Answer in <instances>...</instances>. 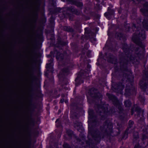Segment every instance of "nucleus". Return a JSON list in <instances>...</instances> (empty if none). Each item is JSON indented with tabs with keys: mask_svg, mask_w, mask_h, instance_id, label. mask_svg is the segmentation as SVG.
<instances>
[{
	"mask_svg": "<svg viewBox=\"0 0 148 148\" xmlns=\"http://www.w3.org/2000/svg\"><path fill=\"white\" fill-rule=\"evenodd\" d=\"M123 35V34L121 33H117L116 34V36L117 38L120 40H121Z\"/></svg>",
	"mask_w": 148,
	"mask_h": 148,
	"instance_id": "5701e85b",
	"label": "nucleus"
},
{
	"mask_svg": "<svg viewBox=\"0 0 148 148\" xmlns=\"http://www.w3.org/2000/svg\"><path fill=\"white\" fill-rule=\"evenodd\" d=\"M65 10L77 15H79L80 14L79 12L77 10L74 8V7L73 6L66 7L65 8Z\"/></svg>",
	"mask_w": 148,
	"mask_h": 148,
	"instance_id": "9b49d317",
	"label": "nucleus"
},
{
	"mask_svg": "<svg viewBox=\"0 0 148 148\" xmlns=\"http://www.w3.org/2000/svg\"><path fill=\"white\" fill-rule=\"evenodd\" d=\"M80 79V77L79 76V75L77 78H76V79H75V81H76L78 79Z\"/></svg>",
	"mask_w": 148,
	"mask_h": 148,
	"instance_id": "c85d7f7f",
	"label": "nucleus"
},
{
	"mask_svg": "<svg viewBox=\"0 0 148 148\" xmlns=\"http://www.w3.org/2000/svg\"><path fill=\"white\" fill-rule=\"evenodd\" d=\"M133 142L136 143L138 142V133L137 132H134L133 133Z\"/></svg>",
	"mask_w": 148,
	"mask_h": 148,
	"instance_id": "2eb2a0df",
	"label": "nucleus"
},
{
	"mask_svg": "<svg viewBox=\"0 0 148 148\" xmlns=\"http://www.w3.org/2000/svg\"><path fill=\"white\" fill-rule=\"evenodd\" d=\"M76 140L78 142L79 144L81 145L82 146L84 147H93L94 146V144L92 143L90 140H89V141H85L83 140V141L81 140L79 138L75 137Z\"/></svg>",
	"mask_w": 148,
	"mask_h": 148,
	"instance_id": "0eeeda50",
	"label": "nucleus"
},
{
	"mask_svg": "<svg viewBox=\"0 0 148 148\" xmlns=\"http://www.w3.org/2000/svg\"><path fill=\"white\" fill-rule=\"evenodd\" d=\"M65 30L69 32H72L73 31V29L69 27L65 26L64 27Z\"/></svg>",
	"mask_w": 148,
	"mask_h": 148,
	"instance_id": "aec40b11",
	"label": "nucleus"
},
{
	"mask_svg": "<svg viewBox=\"0 0 148 148\" xmlns=\"http://www.w3.org/2000/svg\"><path fill=\"white\" fill-rule=\"evenodd\" d=\"M63 147L64 148H71L70 146L66 143H64L63 145Z\"/></svg>",
	"mask_w": 148,
	"mask_h": 148,
	"instance_id": "bb28decb",
	"label": "nucleus"
},
{
	"mask_svg": "<svg viewBox=\"0 0 148 148\" xmlns=\"http://www.w3.org/2000/svg\"><path fill=\"white\" fill-rule=\"evenodd\" d=\"M146 81L144 79L141 80L139 83V84L141 88L143 89H145L147 88V84Z\"/></svg>",
	"mask_w": 148,
	"mask_h": 148,
	"instance_id": "f8f14e48",
	"label": "nucleus"
},
{
	"mask_svg": "<svg viewBox=\"0 0 148 148\" xmlns=\"http://www.w3.org/2000/svg\"><path fill=\"white\" fill-rule=\"evenodd\" d=\"M63 95H62V97H63Z\"/></svg>",
	"mask_w": 148,
	"mask_h": 148,
	"instance_id": "c9c22d12",
	"label": "nucleus"
},
{
	"mask_svg": "<svg viewBox=\"0 0 148 148\" xmlns=\"http://www.w3.org/2000/svg\"><path fill=\"white\" fill-rule=\"evenodd\" d=\"M88 56L89 57H90L89 55H88Z\"/></svg>",
	"mask_w": 148,
	"mask_h": 148,
	"instance_id": "58836bf2",
	"label": "nucleus"
},
{
	"mask_svg": "<svg viewBox=\"0 0 148 148\" xmlns=\"http://www.w3.org/2000/svg\"><path fill=\"white\" fill-rule=\"evenodd\" d=\"M104 57H106V60L109 62L115 64L117 62L116 58L110 53H106L104 56Z\"/></svg>",
	"mask_w": 148,
	"mask_h": 148,
	"instance_id": "1a4fd4ad",
	"label": "nucleus"
},
{
	"mask_svg": "<svg viewBox=\"0 0 148 148\" xmlns=\"http://www.w3.org/2000/svg\"><path fill=\"white\" fill-rule=\"evenodd\" d=\"M85 30V37L87 39L93 38L94 40L96 41V39L93 38L95 36V34L91 32L90 30L88 28H86Z\"/></svg>",
	"mask_w": 148,
	"mask_h": 148,
	"instance_id": "9d476101",
	"label": "nucleus"
},
{
	"mask_svg": "<svg viewBox=\"0 0 148 148\" xmlns=\"http://www.w3.org/2000/svg\"><path fill=\"white\" fill-rule=\"evenodd\" d=\"M130 27H128V30L127 31L129 32L130 31Z\"/></svg>",
	"mask_w": 148,
	"mask_h": 148,
	"instance_id": "2f4dec72",
	"label": "nucleus"
},
{
	"mask_svg": "<svg viewBox=\"0 0 148 148\" xmlns=\"http://www.w3.org/2000/svg\"><path fill=\"white\" fill-rule=\"evenodd\" d=\"M123 52L120 54L121 61L120 64L121 70L127 72L128 71L127 65L131 63H134L133 61L135 57L132 54V51L128 48L127 45L125 43L123 45Z\"/></svg>",
	"mask_w": 148,
	"mask_h": 148,
	"instance_id": "f03ea898",
	"label": "nucleus"
},
{
	"mask_svg": "<svg viewBox=\"0 0 148 148\" xmlns=\"http://www.w3.org/2000/svg\"><path fill=\"white\" fill-rule=\"evenodd\" d=\"M134 124V122L133 121H132L131 120H130L129 122V127H128V128H129V127H130V128H131L132 126Z\"/></svg>",
	"mask_w": 148,
	"mask_h": 148,
	"instance_id": "a878e982",
	"label": "nucleus"
},
{
	"mask_svg": "<svg viewBox=\"0 0 148 148\" xmlns=\"http://www.w3.org/2000/svg\"><path fill=\"white\" fill-rule=\"evenodd\" d=\"M64 101V99H62L60 100V102L61 103H62Z\"/></svg>",
	"mask_w": 148,
	"mask_h": 148,
	"instance_id": "c756f323",
	"label": "nucleus"
},
{
	"mask_svg": "<svg viewBox=\"0 0 148 148\" xmlns=\"http://www.w3.org/2000/svg\"><path fill=\"white\" fill-rule=\"evenodd\" d=\"M106 148H110L109 147H107Z\"/></svg>",
	"mask_w": 148,
	"mask_h": 148,
	"instance_id": "4c0bfd02",
	"label": "nucleus"
},
{
	"mask_svg": "<svg viewBox=\"0 0 148 148\" xmlns=\"http://www.w3.org/2000/svg\"><path fill=\"white\" fill-rule=\"evenodd\" d=\"M88 122H92V127H90L91 124H89L88 134L90 135L96 142L98 143L101 138H103L106 135L109 134L112 132V124L108 120L106 121L101 126L100 130L102 133L96 128L100 124L97 117L94 114L93 111L90 110L88 111Z\"/></svg>",
	"mask_w": 148,
	"mask_h": 148,
	"instance_id": "f257e3e1",
	"label": "nucleus"
},
{
	"mask_svg": "<svg viewBox=\"0 0 148 148\" xmlns=\"http://www.w3.org/2000/svg\"><path fill=\"white\" fill-rule=\"evenodd\" d=\"M66 133L67 134L68 136L71 138L72 137L73 135V132L70 130H68L66 131Z\"/></svg>",
	"mask_w": 148,
	"mask_h": 148,
	"instance_id": "412c9836",
	"label": "nucleus"
},
{
	"mask_svg": "<svg viewBox=\"0 0 148 148\" xmlns=\"http://www.w3.org/2000/svg\"><path fill=\"white\" fill-rule=\"evenodd\" d=\"M127 89L126 90V92H127Z\"/></svg>",
	"mask_w": 148,
	"mask_h": 148,
	"instance_id": "e433bc0d",
	"label": "nucleus"
},
{
	"mask_svg": "<svg viewBox=\"0 0 148 148\" xmlns=\"http://www.w3.org/2000/svg\"><path fill=\"white\" fill-rule=\"evenodd\" d=\"M139 99L140 102L143 104H145V99L144 97L140 96L139 97Z\"/></svg>",
	"mask_w": 148,
	"mask_h": 148,
	"instance_id": "b1692460",
	"label": "nucleus"
},
{
	"mask_svg": "<svg viewBox=\"0 0 148 148\" xmlns=\"http://www.w3.org/2000/svg\"><path fill=\"white\" fill-rule=\"evenodd\" d=\"M69 70L68 69H64L62 70V73H61V74L63 75H66L69 74Z\"/></svg>",
	"mask_w": 148,
	"mask_h": 148,
	"instance_id": "f3484780",
	"label": "nucleus"
},
{
	"mask_svg": "<svg viewBox=\"0 0 148 148\" xmlns=\"http://www.w3.org/2000/svg\"><path fill=\"white\" fill-rule=\"evenodd\" d=\"M134 148H139V146L138 144L135 145Z\"/></svg>",
	"mask_w": 148,
	"mask_h": 148,
	"instance_id": "7c9ffc66",
	"label": "nucleus"
},
{
	"mask_svg": "<svg viewBox=\"0 0 148 148\" xmlns=\"http://www.w3.org/2000/svg\"><path fill=\"white\" fill-rule=\"evenodd\" d=\"M52 16H51V18H52Z\"/></svg>",
	"mask_w": 148,
	"mask_h": 148,
	"instance_id": "f704fd0d",
	"label": "nucleus"
},
{
	"mask_svg": "<svg viewBox=\"0 0 148 148\" xmlns=\"http://www.w3.org/2000/svg\"><path fill=\"white\" fill-rule=\"evenodd\" d=\"M90 96L94 99H99L101 98L102 95L98 92L97 90L92 88L90 89L88 92Z\"/></svg>",
	"mask_w": 148,
	"mask_h": 148,
	"instance_id": "423d86ee",
	"label": "nucleus"
},
{
	"mask_svg": "<svg viewBox=\"0 0 148 148\" xmlns=\"http://www.w3.org/2000/svg\"><path fill=\"white\" fill-rule=\"evenodd\" d=\"M114 13V11L113 10H111V12H106L105 13V16L107 17L109 15H112Z\"/></svg>",
	"mask_w": 148,
	"mask_h": 148,
	"instance_id": "4be33fe9",
	"label": "nucleus"
},
{
	"mask_svg": "<svg viewBox=\"0 0 148 148\" xmlns=\"http://www.w3.org/2000/svg\"><path fill=\"white\" fill-rule=\"evenodd\" d=\"M131 104V103L129 100H126L124 101V106L126 107H130Z\"/></svg>",
	"mask_w": 148,
	"mask_h": 148,
	"instance_id": "6ab92c4d",
	"label": "nucleus"
},
{
	"mask_svg": "<svg viewBox=\"0 0 148 148\" xmlns=\"http://www.w3.org/2000/svg\"><path fill=\"white\" fill-rule=\"evenodd\" d=\"M118 12L119 13H120L121 12V10H118Z\"/></svg>",
	"mask_w": 148,
	"mask_h": 148,
	"instance_id": "473e14b6",
	"label": "nucleus"
},
{
	"mask_svg": "<svg viewBox=\"0 0 148 148\" xmlns=\"http://www.w3.org/2000/svg\"><path fill=\"white\" fill-rule=\"evenodd\" d=\"M75 5L78 7H81L83 6L82 3L81 2H77L75 3Z\"/></svg>",
	"mask_w": 148,
	"mask_h": 148,
	"instance_id": "393cba45",
	"label": "nucleus"
},
{
	"mask_svg": "<svg viewBox=\"0 0 148 148\" xmlns=\"http://www.w3.org/2000/svg\"><path fill=\"white\" fill-rule=\"evenodd\" d=\"M95 109L97 112L101 116V120H104L107 116L108 113V108L106 106L96 105Z\"/></svg>",
	"mask_w": 148,
	"mask_h": 148,
	"instance_id": "20e7f679",
	"label": "nucleus"
},
{
	"mask_svg": "<svg viewBox=\"0 0 148 148\" xmlns=\"http://www.w3.org/2000/svg\"><path fill=\"white\" fill-rule=\"evenodd\" d=\"M58 43L62 45H65L66 44V42L62 41L59 42Z\"/></svg>",
	"mask_w": 148,
	"mask_h": 148,
	"instance_id": "cd10ccee",
	"label": "nucleus"
},
{
	"mask_svg": "<svg viewBox=\"0 0 148 148\" xmlns=\"http://www.w3.org/2000/svg\"><path fill=\"white\" fill-rule=\"evenodd\" d=\"M59 121V119H57L56 120V122H58Z\"/></svg>",
	"mask_w": 148,
	"mask_h": 148,
	"instance_id": "72a5a7b5",
	"label": "nucleus"
},
{
	"mask_svg": "<svg viewBox=\"0 0 148 148\" xmlns=\"http://www.w3.org/2000/svg\"><path fill=\"white\" fill-rule=\"evenodd\" d=\"M138 20V22L137 24L136 25L133 23L132 26V28L133 31L135 29L137 30L132 37V40L135 43L142 48H143L144 46L141 41L146 38L145 31L144 30L139 29L140 26L139 24L140 23L141 21L139 19Z\"/></svg>",
	"mask_w": 148,
	"mask_h": 148,
	"instance_id": "7ed1b4c3",
	"label": "nucleus"
},
{
	"mask_svg": "<svg viewBox=\"0 0 148 148\" xmlns=\"http://www.w3.org/2000/svg\"><path fill=\"white\" fill-rule=\"evenodd\" d=\"M125 77H126V75L125 76Z\"/></svg>",
	"mask_w": 148,
	"mask_h": 148,
	"instance_id": "ea45409f",
	"label": "nucleus"
},
{
	"mask_svg": "<svg viewBox=\"0 0 148 148\" xmlns=\"http://www.w3.org/2000/svg\"><path fill=\"white\" fill-rule=\"evenodd\" d=\"M109 99L111 100L114 104L116 105L119 110V114L122 113L123 111V108L121 106L119 103V101L116 97L112 95H109L108 96Z\"/></svg>",
	"mask_w": 148,
	"mask_h": 148,
	"instance_id": "39448f33",
	"label": "nucleus"
},
{
	"mask_svg": "<svg viewBox=\"0 0 148 148\" xmlns=\"http://www.w3.org/2000/svg\"><path fill=\"white\" fill-rule=\"evenodd\" d=\"M53 59L52 58H51L50 59V61L49 62H50V63L47 64L46 68L48 70H49V69H51V71H52V69L53 68Z\"/></svg>",
	"mask_w": 148,
	"mask_h": 148,
	"instance_id": "ddd939ff",
	"label": "nucleus"
},
{
	"mask_svg": "<svg viewBox=\"0 0 148 148\" xmlns=\"http://www.w3.org/2000/svg\"><path fill=\"white\" fill-rule=\"evenodd\" d=\"M129 130V128H127L125 131L124 134L122 137V138L123 139H126L128 137V135L129 132L128 131Z\"/></svg>",
	"mask_w": 148,
	"mask_h": 148,
	"instance_id": "a211bd4d",
	"label": "nucleus"
},
{
	"mask_svg": "<svg viewBox=\"0 0 148 148\" xmlns=\"http://www.w3.org/2000/svg\"><path fill=\"white\" fill-rule=\"evenodd\" d=\"M74 127H77V130L78 131H80L79 129H78V127L80 128L81 130L82 129V123H81L78 122L77 121H75L74 122Z\"/></svg>",
	"mask_w": 148,
	"mask_h": 148,
	"instance_id": "4468645a",
	"label": "nucleus"
},
{
	"mask_svg": "<svg viewBox=\"0 0 148 148\" xmlns=\"http://www.w3.org/2000/svg\"><path fill=\"white\" fill-rule=\"evenodd\" d=\"M64 56L63 54L60 53H58L57 54L56 58L57 60L60 61H62L64 59Z\"/></svg>",
	"mask_w": 148,
	"mask_h": 148,
	"instance_id": "dca6fc26",
	"label": "nucleus"
},
{
	"mask_svg": "<svg viewBox=\"0 0 148 148\" xmlns=\"http://www.w3.org/2000/svg\"><path fill=\"white\" fill-rule=\"evenodd\" d=\"M136 112L137 118L140 117V115L141 114V116L143 117L144 111L143 110H141L140 108L139 107L137 106V105H134L132 109L131 110V114L132 115L134 113V111Z\"/></svg>",
	"mask_w": 148,
	"mask_h": 148,
	"instance_id": "6e6552de",
	"label": "nucleus"
}]
</instances>
